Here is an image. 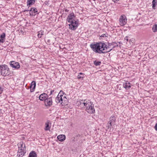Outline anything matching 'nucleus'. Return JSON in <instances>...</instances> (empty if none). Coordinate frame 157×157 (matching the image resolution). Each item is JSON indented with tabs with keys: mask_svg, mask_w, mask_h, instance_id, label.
I'll return each instance as SVG.
<instances>
[{
	"mask_svg": "<svg viewBox=\"0 0 157 157\" xmlns=\"http://www.w3.org/2000/svg\"><path fill=\"white\" fill-rule=\"evenodd\" d=\"M107 45L103 42H100L96 44L92 43L90 44V47L95 52L99 54H105L111 51L113 48L109 51H106Z\"/></svg>",
	"mask_w": 157,
	"mask_h": 157,
	"instance_id": "1",
	"label": "nucleus"
},
{
	"mask_svg": "<svg viewBox=\"0 0 157 157\" xmlns=\"http://www.w3.org/2000/svg\"><path fill=\"white\" fill-rule=\"evenodd\" d=\"M83 104L84 106L86 107V110L88 113L92 114L95 113V110L94 108V105L90 100L86 101Z\"/></svg>",
	"mask_w": 157,
	"mask_h": 157,
	"instance_id": "2",
	"label": "nucleus"
},
{
	"mask_svg": "<svg viewBox=\"0 0 157 157\" xmlns=\"http://www.w3.org/2000/svg\"><path fill=\"white\" fill-rule=\"evenodd\" d=\"M0 72L2 75L4 76L9 75L10 71L7 65L6 64L0 65Z\"/></svg>",
	"mask_w": 157,
	"mask_h": 157,
	"instance_id": "3",
	"label": "nucleus"
},
{
	"mask_svg": "<svg viewBox=\"0 0 157 157\" xmlns=\"http://www.w3.org/2000/svg\"><path fill=\"white\" fill-rule=\"evenodd\" d=\"M79 21L78 20L74 22L70 23L68 24L69 28L71 30H75L77 29L79 25Z\"/></svg>",
	"mask_w": 157,
	"mask_h": 157,
	"instance_id": "4",
	"label": "nucleus"
},
{
	"mask_svg": "<svg viewBox=\"0 0 157 157\" xmlns=\"http://www.w3.org/2000/svg\"><path fill=\"white\" fill-rule=\"evenodd\" d=\"M75 16L74 13H72L69 14L67 18L66 21L69 23L74 22L76 21L75 20Z\"/></svg>",
	"mask_w": 157,
	"mask_h": 157,
	"instance_id": "5",
	"label": "nucleus"
},
{
	"mask_svg": "<svg viewBox=\"0 0 157 157\" xmlns=\"http://www.w3.org/2000/svg\"><path fill=\"white\" fill-rule=\"evenodd\" d=\"M120 25L122 26L125 25L127 22V19L124 15H122L119 19Z\"/></svg>",
	"mask_w": 157,
	"mask_h": 157,
	"instance_id": "6",
	"label": "nucleus"
},
{
	"mask_svg": "<svg viewBox=\"0 0 157 157\" xmlns=\"http://www.w3.org/2000/svg\"><path fill=\"white\" fill-rule=\"evenodd\" d=\"M10 64L11 67L15 69H18L20 67L19 63L13 61H11L10 63Z\"/></svg>",
	"mask_w": 157,
	"mask_h": 157,
	"instance_id": "7",
	"label": "nucleus"
},
{
	"mask_svg": "<svg viewBox=\"0 0 157 157\" xmlns=\"http://www.w3.org/2000/svg\"><path fill=\"white\" fill-rule=\"evenodd\" d=\"M52 97H48L44 101L45 105L47 107H50L52 105Z\"/></svg>",
	"mask_w": 157,
	"mask_h": 157,
	"instance_id": "8",
	"label": "nucleus"
},
{
	"mask_svg": "<svg viewBox=\"0 0 157 157\" xmlns=\"http://www.w3.org/2000/svg\"><path fill=\"white\" fill-rule=\"evenodd\" d=\"M30 15L31 16H35L36 15L39 14L37 9L35 7L31 8L29 10Z\"/></svg>",
	"mask_w": 157,
	"mask_h": 157,
	"instance_id": "9",
	"label": "nucleus"
},
{
	"mask_svg": "<svg viewBox=\"0 0 157 157\" xmlns=\"http://www.w3.org/2000/svg\"><path fill=\"white\" fill-rule=\"evenodd\" d=\"M18 150L26 151L25 144L23 142H20L18 144Z\"/></svg>",
	"mask_w": 157,
	"mask_h": 157,
	"instance_id": "10",
	"label": "nucleus"
},
{
	"mask_svg": "<svg viewBox=\"0 0 157 157\" xmlns=\"http://www.w3.org/2000/svg\"><path fill=\"white\" fill-rule=\"evenodd\" d=\"M48 92L47 91V93H44L41 94L39 96V99L40 101H44L49 97V96L47 94Z\"/></svg>",
	"mask_w": 157,
	"mask_h": 157,
	"instance_id": "11",
	"label": "nucleus"
},
{
	"mask_svg": "<svg viewBox=\"0 0 157 157\" xmlns=\"http://www.w3.org/2000/svg\"><path fill=\"white\" fill-rule=\"evenodd\" d=\"M63 95L61 94H58L57 97L56 98V102L57 103H60L61 104H62V98Z\"/></svg>",
	"mask_w": 157,
	"mask_h": 157,
	"instance_id": "12",
	"label": "nucleus"
},
{
	"mask_svg": "<svg viewBox=\"0 0 157 157\" xmlns=\"http://www.w3.org/2000/svg\"><path fill=\"white\" fill-rule=\"evenodd\" d=\"M116 118L117 117L115 116H112L110 117L109 118V121L108 122L114 125L116 121Z\"/></svg>",
	"mask_w": 157,
	"mask_h": 157,
	"instance_id": "13",
	"label": "nucleus"
},
{
	"mask_svg": "<svg viewBox=\"0 0 157 157\" xmlns=\"http://www.w3.org/2000/svg\"><path fill=\"white\" fill-rule=\"evenodd\" d=\"M123 86L127 90L130 89L131 86L130 83L128 81L124 83Z\"/></svg>",
	"mask_w": 157,
	"mask_h": 157,
	"instance_id": "14",
	"label": "nucleus"
},
{
	"mask_svg": "<svg viewBox=\"0 0 157 157\" xmlns=\"http://www.w3.org/2000/svg\"><path fill=\"white\" fill-rule=\"evenodd\" d=\"M51 124L50 121L49 120L47 121V122L45 123V127L44 128V130L45 131H48L50 130L51 126H50L49 124Z\"/></svg>",
	"mask_w": 157,
	"mask_h": 157,
	"instance_id": "15",
	"label": "nucleus"
},
{
	"mask_svg": "<svg viewBox=\"0 0 157 157\" xmlns=\"http://www.w3.org/2000/svg\"><path fill=\"white\" fill-rule=\"evenodd\" d=\"M26 152V151H24L18 150L17 156L18 157H22L24 155Z\"/></svg>",
	"mask_w": 157,
	"mask_h": 157,
	"instance_id": "16",
	"label": "nucleus"
},
{
	"mask_svg": "<svg viewBox=\"0 0 157 157\" xmlns=\"http://www.w3.org/2000/svg\"><path fill=\"white\" fill-rule=\"evenodd\" d=\"M57 138L59 141L62 142L65 140L66 136L64 135H60L58 136Z\"/></svg>",
	"mask_w": 157,
	"mask_h": 157,
	"instance_id": "17",
	"label": "nucleus"
},
{
	"mask_svg": "<svg viewBox=\"0 0 157 157\" xmlns=\"http://www.w3.org/2000/svg\"><path fill=\"white\" fill-rule=\"evenodd\" d=\"M6 34L5 33H3L0 36V43H4L5 40Z\"/></svg>",
	"mask_w": 157,
	"mask_h": 157,
	"instance_id": "18",
	"label": "nucleus"
},
{
	"mask_svg": "<svg viewBox=\"0 0 157 157\" xmlns=\"http://www.w3.org/2000/svg\"><path fill=\"white\" fill-rule=\"evenodd\" d=\"M35 2V0H27V6L30 7L31 5L34 4Z\"/></svg>",
	"mask_w": 157,
	"mask_h": 157,
	"instance_id": "19",
	"label": "nucleus"
},
{
	"mask_svg": "<svg viewBox=\"0 0 157 157\" xmlns=\"http://www.w3.org/2000/svg\"><path fill=\"white\" fill-rule=\"evenodd\" d=\"M85 76H86V75L84 74L80 73H79V74L78 75L77 77L78 79L82 80L83 78L85 77Z\"/></svg>",
	"mask_w": 157,
	"mask_h": 157,
	"instance_id": "20",
	"label": "nucleus"
},
{
	"mask_svg": "<svg viewBox=\"0 0 157 157\" xmlns=\"http://www.w3.org/2000/svg\"><path fill=\"white\" fill-rule=\"evenodd\" d=\"M44 34V31L43 30H40L38 32L37 36L39 38H42Z\"/></svg>",
	"mask_w": 157,
	"mask_h": 157,
	"instance_id": "21",
	"label": "nucleus"
},
{
	"mask_svg": "<svg viewBox=\"0 0 157 157\" xmlns=\"http://www.w3.org/2000/svg\"><path fill=\"white\" fill-rule=\"evenodd\" d=\"M120 44V42H113L111 43H110V44H111V45L113 46V48L118 47L119 46V44ZM120 46V45H119V46Z\"/></svg>",
	"mask_w": 157,
	"mask_h": 157,
	"instance_id": "22",
	"label": "nucleus"
},
{
	"mask_svg": "<svg viewBox=\"0 0 157 157\" xmlns=\"http://www.w3.org/2000/svg\"><path fill=\"white\" fill-rule=\"evenodd\" d=\"M37 155L36 152L34 151H31L29 153V157H37Z\"/></svg>",
	"mask_w": 157,
	"mask_h": 157,
	"instance_id": "23",
	"label": "nucleus"
},
{
	"mask_svg": "<svg viewBox=\"0 0 157 157\" xmlns=\"http://www.w3.org/2000/svg\"><path fill=\"white\" fill-rule=\"evenodd\" d=\"M94 64L96 66L100 65L101 64V62L97 60L94 61Z\"/></svg>",
	"mask_w": 157,
	"mask_h": 157,
	"instance_id": "24",
	"label": "nucleus"
},
{
	"mask_svg": "<svg viewBox=\"0 0 157 157\" xmlns=\"http://www.w3.org/2000/svg\"><path fill=\"white\" fill-rule=\"evenodd\" d=\"M36 86V83L35 81H33L31 83L30 85V88L33 87V90L35 89Z\"/></svg>",
	"mask_w": 157,
	"mask_h": 157,
	"instance_id": "25",
	"label": "nucleus"
},
{
	"mask_svg": "<svg viewBox=\"0 0 157 157\" xmlns=\"http://www.w3.org/2000/svg\"><path fill=\"white\" fill-rule=\"evenodd\" d=\"M152 8L155 10L156 9V6H157V2H155V1H152Z\"/></svg>",
	"mask_w": 157,
	"mask_h": 157,
	"instance_id": "26",
	"label": "nucleus"
},
{
	"mask_svg": "<svg viewBox=\"0 0 157 157\" xmlns=\"http://www.w3.org/2000/svg\"><path fill=\"white\" fill-rule=\"evenodd\" d=\"M152 30L154 32H155L157 31V24H155L153 25Z\"/></svg>",
	"mask_w": 157,
	"mask_h": 157,
	"instance_id": "27",
	"label": "nucleus"
},
{
	"mask_svg": "<svg viewBox=\"0 0 157 157\" xmlns=\"http://www.w3.org/2000/svg\"><path fill=\"white\" fill-rule=\"evenodd\" d=\"M81 135L80 134H77L74 137L75 140H78V138L80 137Z\"/></svg>",
	"mask_w": 157,
	"mask_h": 157,
	"instance_id": "28",
	"label": "nucleus"
},
{
	"mask_svg": "<svg viewBox=\"0 0 157 157\" xmlns=\"http://www.w3.org/2000/svg\"><path fill=\"white\" fill-rule=\"evenodd\" d=\"M48 90H50V94H49V96L52 94H55L56 93V92H55L54 90H51L50 89H48Z\"/></svg>",
	"mask_w": 157,
	"mask_h": 157,
	"instance_id": "29",
	"label": "nucleus"
},
{
	"mask_svg": "<svg viewBox=\"0 0 157 157\" xmlns=\"http://www.w3.org/2000/svg\"><path fill=\"white\" fill-rule=\"evenodd\" d=\"M67 98H66V97L65 96H63L62 98V104H64L66 103L65 102V101H67Z\"/></svg>",
	"mask_w": 157,
	"mask_h": 157,
	"instance_id": "30",
	"label": "nucleus"
},
{
	"mask_svg": "<svg viewBox=\"0 0 157 157\" xmlns=\"http://www.w3.org/2000/svg\"><path fill=\"white\" fill-rule=\"evenodd\" d=\"M111 46V44H110L109 42L107 43V45L106 46V51H107V49L110 48V46Z\"/></svg>",
	"mask_w": 157,
	"mask_h": 157,
	"instance_id": "31",
	"label": "nucleus"
},
{
	"mask_svg": "<svg viewBox=\"0 0 157 157\" xmlns=\"http://www.w3.org/2000/svg\"><path fill=\"white\" fill-rule=\"evenodd\" d=\"M108 126H107L108 128L109 129L113 125V124H110L109 122L108 123Z\"/></svg>",
	"mask_w": 157,
	"mask_h": 157,
	"instance_id": "32",
	"label": "nucleus"
},
{
	"mask_svg": "<svg viewBox=\"0 0 157 157\" xmlns=\"http://www.w3.org/2000/svg\"><path fill=\"white\" fill-rule=\"evenodd\" d=\"M82 101H77V103H78V105H83V103H84V102H82Z\"/></svg>",
	"mask_w": 157,
	"mask_h": 157,
	"instance_id": "33",
	"label": "nucleus"
},
{
	"mask_svg": "<svg viewBox=\"0 0 157 157\" xmlns=\"http://www.w3.org/2000/svg\"><path fill=\"white\" fill-rule=\"evenodd\" d=\"M108 35V34L107 33L103 34L100 36V37H107Z\"/></svg>",
	"mask_w": 157,
	"mask_h": 157,
	"instance_id": "34",
	"label": "nucleus"
},
{
	"mask_svg": "<svg viewBox=\"0 0 157 157\" xmlns=\"http://www.w3.org/2000/svg\"><path fill=\"white\" fill-rule=\"evenodd\" d=\"M64 94L65 93L63 91L61 90L58 94H59V95L61 94L63 95V94Z\"/></svg>",
	"mask_w": 157,
	"mask_h": 157,
	"instance_id": "35",
	"label": "nucleus"
},
{
	"mask_svg": "<svg viewBox=\"0 0 157 157\" xmlns=\"http://www.w3.org/2000/svg\"><path fill=\"white\" fill-rule=\"evenodd\" d=\"M3 89L1 87H0V94H1L2 92Z\"/></svg>",
	"mask_w": 157,
	"mask_h": 157,
	"instance_id": "36",
	"label": "nucleus"
},
{
	"mask_svg": "<svg viewBox=\"0 0 157 157\" xmlns=\"http://www.w3.org/2000/svg\"><path fill=\"white\" fill-rule=\"evenodd\" d=\"M154 128L155 130L157 131V123L155 124Z\"/></svg>",
	"mask_w": 157,
	"mask_h": 157,
	"instance_id": "37",
	"label": "nucleus"
},
{
	"mask_svg": "<svg viewBox=\"0 0 157 157\" xmlns=\"http://www.w3.org/2000/svg\"><path fill=\"white\" fill-rule=\"evenodd\" d=\"M128 36H126V37L124 38V40H126V41H128Z\"/></svg>",
	"mask_w": 157,
	"mask_h": 157,
	"instance_id": "38",
	"label": "nucleus"
},
{
	"mask_svg": "<svg viewBox=\"0 0 157 157\" xmlns=\"http://www.w3.org/2000/svg\"><path fill=\"white\" fill-rule=\"evenodd\" d=\"M119 0H113V1L115 3H117Z\"/></svg>",
	"mask_w": 157,
	"mask_h": 157,
	"instance_id": "39",
	"label": "nucleus"
},
{
	"mask_svg": "<svg viewBox=\"0 0 157 157\" xmlns=\"http://www.w3.org/2000/svg\"><path fill=\"white\" fill-rule=\"evenodd\" d=\"M24 12L26 11H30L29 10H28L27 9H25L24 11Z\"/></svg>",
	"mask_w": 157,
	"mask_h": 157,
	"instance_id": "40",
	"label": "nucleus"
},
{
	"mask_svg": "<svg viewBox=\"0 0 157 157\" xmlns=\"http://www.w3.org/2000/svg\"><path fill=\"white\" fill-rule=\"evenodd\" d=\"M50 40H48L47 41V42L48 43H50Z\"/></svg>",
	"mask_w": 157,
	"mask_h": 157,
	"instance_id": "41",
	"label": "nucleus"
},
{
	"mask_svg": "<svg viewBox=\"0 0 157 157\" xmlns=\"http://www.w3.org/2000/svg\"><path fill=\"white\" fill-rule=\"evenodd\" d=\"M45 3L46 5L48 4V2H45Z\"/></svg>",
	"mask_w": 157,
	"mask_h": 157,
	"instance_id": "42",
	"label": "nucleus"
},
{
	"mask_svg": "<svg viewBox=\"0 0 157 157\" xmlns=\"http://www.w3.org/2000/svg\"><path fill=\"white\" fill-rule=\"evenodd\" d=\"M65 11L66 12H68V11H69V10H67V9H65Z\"/></svg>",
	"mask_w": 157,
	"mask_h": 157,
	"instance_id": "43",
	"label": "nucleus"
},
{
	"mask_svg": "<svg viewBox=\"0 0 157 157\" xmlns=\"http://www.w3.org/2000/svg\"><path fill=\"white\" fill-rule=\"evenodd\" d=\"M155 1V2H157V0H154ZM152 1H154V0H153Z\"/></svg>",
	"mask_w": 157,
	"mask_h": 157,
	"instance_id": "44",
	"label": "nucleus"
},
{
	"mask_svg": "<svg viewBox=\"0 0 157 157\" xmlns=\"http://www.w3.org/2000/svg\"><path fill=\"white\" fill-rule=\"evenodd\" d=\"M33 90L32 91L31 89H30V92H33Z\"/></svg>",
	"mask_w": 157,
	"mask_h": 157,
	"instance_id": "45",
	"label": "nucleus"
},
{
	"mask_svg": "<svg viewBox=\"0 0 157 157\" xmlns=\"http://www.w3.org/2000/svg\"><path fill=\"white\" fill-rule=\"evenodd\" d=\"M1 109H0V111H1Z\"/></svg>",
	"mask_w": 157,
	"mask_h": 157,
	"instance_id": "46",
	"label": "nucleus"
}]
</instances>
